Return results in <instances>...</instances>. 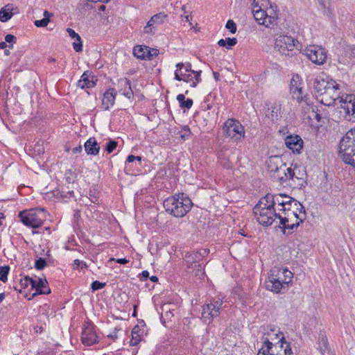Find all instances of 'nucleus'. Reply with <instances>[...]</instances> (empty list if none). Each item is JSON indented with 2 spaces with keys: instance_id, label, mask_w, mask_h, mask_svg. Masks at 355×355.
<instances>
[{
  "instance_id": "obj_1",
  "label": "nucleus",
  "mask_w": 355,
  "mask_h": 355,
  "mask_svg": "<svg viewBox=\"0 0 355 355\" xmlns=\"http://www.w3.org/2000/svg\"><path fill=\"white\" fill-rule=\"evenodd\" d=\"M163 205L166 212L179 218L184 216L191 210L193 202L187 195L181 193L166 198Z\"/></svg>"
},
{
  "instance_id": "obj_2",
  "label": "nucleus",
  "mask_w": 355,
  "mask_h": 355,
  "mask_svg": "<svg viewBox=\"0 0 355 355\" xmlns=\"http://www.w3.org/2000/svg\"><path fill=\"white\" fill-rule=\"evenodd\" d=\"M293 277V273L287 268L274 267L266 282V288L274 293H281L291 282Z\"/></svg>"
},
{
  "instance_id": "obj_3",
  "label": "nucleus",
  "mask_w": 355,
  "mask_h": 355,
  "mask_svg": "<svg viewBox=\"0 0 355 355\" xmlns=\"http://www.w3.org/2000/svg\"><path fill=\"white\" fill-rule=\"evenodd\" d=\"M257 220L263 226L268 227L278 218V213H276V208L274 207L266 198H261L253 209Z\"/></svg>"
},
{
  "instance_id": "obj_4",
  "label": "nucleus",
  "mask_w": 355,
  "mask_h": 355,
  "mask_svg": "<svg viewBox=\"0 0 355 355\" xmlns=\"http://www.w3.org/2000/svg\"><path fill=\"white\" fill-rule=\"evenodd\" d=\"M299 76H293L291 80L290 91L293 98L296 99L299 103L304 102L306 105L305 112L308 113V118L310 119H315L320 121L321 116L318 113V110L316 107L311 105L309 103V98L306 94L304 93L302 87L300 86L299 83Z\"/></svg>"
},
{
  "instance_id": "obj_5",
  "label": "nucleus",
  "mask_w": 355,
  "mask_h": 355,
  "mask_svg": "<svg viewBox=\"0 0 355 355\" xmlns=\"http://www.w3.org/2000/svg\"><path fill=\"white\" fill-rule=\"evenodd\" d=\"M339 154L346 164L355 168V129L347 132L340 140Z\"/></svg>"
},
{
  "instance_id": "obj_6",
  "label": "nucleus",
  "mask_w": 355,
  "mask_h": 355,
  "mask_svg": "<svg viewBox=\"0 0 355 355\" xmlns=\"http://www.w3.org/2000/svg\"><path fill=\"white\" fill-rule=\"evenodd\" d=\"M176 70L175 71V79L181 81L183 80L186 83H190L191 86L195 87L197 84L200 81V71H195L191 70V64H187L180 62L176 64Z\"/></svg>"
},
{
  "instance_id": "obj_7",
  "label": "nucleus",
  "mask_w": 355,
  "mask_h": 355,
  "mask_svg": "<svg viewBox=\"0 0 355 355\" xmlns=\"http://www.w3.org/2000/svg\"><path fill=\"white\" fill-rule=\"evenodd\" d=\"M298 210H300V214H303V210H300V207ZM304 216L305 214L300 216L296 211L278 213V218L280 220V225H282L284 234L292 233L293 230L303 221Z\"/></svg>"
},
{
  "instance_id": "obj_8",
  "label": "nucleus",
  "mask_w": 355,
  "mask_h": 355,
  "mask_svg": "<svg viewBox=\"0 0 355 355\" xmlns=\"http://www.w3.org/2000/svg\"><path fill=\"white\" fill-rule=\"evenodd\" d=\"M300 47L299 42L291 36L282 35L275 40V49L282 55L293 56L295 49L299 50Z\"/></svg>"
},
{
  "instance_id": "obj_9",
  "label": "nucleus",
  "mask_w": 355,
  "mask_h": 355,
  "mask_svg": "<svg viewBox=\"0 0 355 355\" xmlns=\"http://www.w3.org/2000/svg\"><path fill=\"white\" fill-rule=\"evenodd\" d=\"M226 137L234 141L241 140L245 137V130L242 124L234 119H228L223 126Z\"/></svg>"
},
{
  "instance_id": "obj_10",
  "label": "nucleus",
  "mask_w": 355,
  "mask_h": 355,
  "mask_svg": "<svg viewBox=\"0 0 355 355\" xmlns=\"http://www.w3.org/2000/svg\"><path fill=\"white\" fill-rule=\"evenodd\" d=\"M21 221L26 226L33 228L40 227L44 220V209H33L28 211H21L19 214Z\"/></svg>"
},
{
  "instance_id": "obj_11",
  "label": "nucleus",
  "mask_w": 355,
  "mask_h": 355,
  "mask_svg": "<svg viewBox=\"0 0 355 355\" xmlns=\"http://www.w3.org/2000/svg\"><path fill=\"white\" fill-rule=\"evenodd\" d=\"M319 96L321 103L326 106L340 105L339 85L336 81L330 82V86Z\"/></svg>"
},
{
  "instance_id": "obj_12",
  "label": "nucleus",
  "mask_w": 355,
  "mask_h": 355,
  "mask_svg": "<svg viewBox=\"0 0 355 355\" xmlns=\"http://www.w3.org/2000/svg\"><path fill=\"white\" fill-rule=\"evenodd\" d=\"M340 108L345 119L355 122V95L343 94L340 100Z\"/></svg>"
},
{
  "instance_id": "obj_13",
  "label": "nucleus",
  "mask_w": 355,
  "mask_h": 355,
  "mask_svg": "<svg viewBox=\"0 0 355 355\" xmlns=\"http://www.w3.org/2000/svg\"><path fill=\"white\" fill-rule=\"evenodd\" d=\"M266 198L269 201V203H270L274 207L275 206L278 207H282L285 205L291 206L294 205L296 207V209H299V207H300V210H303V215L305 214V210L304 207L296 200L286 196L283 194H270L268 193L266 196Z\"/></svg>"
},
{
  "instance_id": "obj_14",
  "label": "nucleus",
  "mask_w": 355,
  "mask_h": 355,
  "mask_svg": "<svg viewBox=\"0 0 355 355\" xmlns=\"http://www.w3.org/2000/svg\"><path fill=\"white\" fill-rule=\"evenodd\" d=\"M223 301L220 298L214 299L204 305L202 310V320L204 322L210 323L213 318L220 314Z\"/></svg>"
},
{
  "instance_id": "obj_15",
  "label": "nucleus",
  "mask_w": 355,
  "mask_h": 355,
  "mask_svg": "<svg viewBox=\"0 0 355 355\" xmlns=\"http://www.w3.org/2000/svg\"><path fill=\"white\" fill-rule=\"evenodd\" d=\"M287 175L289 177L288 180L291 181L289 184L294 187L300 188L306 184V173L304 167L297 165H295L293 168L289 167Z\"/></svg>"
},
{
  "instance_id": "obj_16",
  "label": "nucleus",
  "mask_w": 355,
  "mask_h": 355,
  "mask_svg": "<svg viewBox=\"0 0 355 355\" xmlns=\"http://www.w3.org/2000/svg\"><path fill=\"white\" fill-rule=\"evenodd\" d=\"M306 56L315 64H323L327 60V51L320 46L310 45L304 50Z\"/></svg>"
},
{
  "instance_id": "obj_17",
  "label": "nucleus",
  "mask_w": 355,
  "mask_h": 355,
  "mask_svg": "<svg viewBox=\"0 0 355 355\" xmlns=\"http://www.w3.org/2000/svg\"><path fill=\"white\" fill-rule=\"evenodd\" d=\"M261 340L263 345H275L277 342H279V344L287 343L279 329L271 326L264 328V332Z\"/></svg>"
},
{
  "instance_id": "obj_18",
  "label": "nucleus",
  "mask_w": 355,
  "mask_h": 355,
  "mask_svg": "<svg viewBox=\"0 0 355 355\" xmlns=\"http://www.w3.org/2000/svg\"><path fill=\"white\" fill-rule=\"evenodd\" d=\"M310 81L315 94L320 96L325 92V90H327V87L330 86V82L334 80L329 79L326 74L321 73Z\"/></svg>"
},
{
  "instance_id": "obj_19",
  "label": "nucleus",
  "mask_w": 355,
  "mask_h": 355,
  "mask_svg": "<svg viewBox=\"0 0 355 355\" xmlns=\"http://www.w3.org/2000/svg\"><path fill=\"white\" fill-rule=\"evenodd\" d=\"M284 344H279L277 342L275 345H262L261 349L264 350V353L267 355H293L290 345L286 343V347H284Z\"/></svg>"
},
{
  "instance_id": "obj_20",
  "label": "nucleus",
  "mask_w": 355,
  "mask_h": 355,
  "mask_svg": "<svg viewBox=\"0 0 355 355\" xmlns=\"http://www.w3.org/2000/svg\"><path fill=\"white\" fill-rule=\"evenodd\" d=\"M252 13L256 21L266 27H269L277 19L275 16L269 15L263 8H259L258 10H254Z\"/></svg>"
},
{
  "instance_id": "obj_21",
  "label": "nucleus",
  "mask_w": 355,
  "mask_h": 355,
  "mask_svg": "<svg viewBox=\"0 0 355 355\" xmlns=\"http://www.w3.org/2000/svg\"><path fill=\"white\" fill-rule=\"evenodd\" d=\"M285 144L293 153L299 154L303 148V140L298 135H289L285 139Z\"/></svg>"
},
{
  "instance_id": "obj_22",
  "label": "nucleus",
  "mask_w": 355,
  "mask_h": 355,
  "mask_svg": "<svg viewBox=\"0 0 355 355\" xmlns=\"http://www.w3.org/2000/svg\"><path fill=\"white\" fill-rule=\"evenodd\" d=\"M82 342L85 345L90 346L97 341V336L92 325H87L83 331Z\"/></svg>"
},
{
  "instance_id": "obj_23",
  "label": "nucleus",
  "mask_w": 355,
  "mask_h": 355,
  "mask_svg": "<svg viewBox=\"0 0 355 355\" xmlns=\"http://www.w3.org/2000/svg\"><path fill=\"white\" fill-rule=\"evenodd\" d=\"M117 87L119 92L121 93L122 95L125 96L128 99L133 98V92L131 88L130 81L128 79L123 78L118 80Z\"/></svg>"
},
{
  "instance_id": "obj_24",
  "label": "nucleus",
  "mask_w": 355,
  "mask_h": 355,
  "mask_svg": "<svg viewBox=\"0 0 355 355\" xmlns=\"http://www.w3.org/2000/svg\"><path fill=\"white\" fill-rule=\"evenodd\" d=\"M268 171L272 175L284 166V162L281 157L272 156L270 157L266 162Z\"/></svg>"
},
{
  "instance_id": "obj_25",
  "label": "nucleus",
  "mask_w": 355,
  "mask_h": 355,
  "mask_svg": "<svg viewBox=\"0 0 355 355\" xmlns=\"http://www.w3.org/2000/svg\"><path fill=\"white\" fill-rule=\"evenodd\" d=\"M116 91L114 89H109L103 94L102 98V107L105 110H108L114 103Z\"/></svg>"
},
{
  "instance_id": "obj_26",
  "label": "nucleus",
  "mask_w": 355,
  "mask_h": 355,
  "mask_svg": "<svg viewBox=\"0 0 355 355\" xmlns=\"http://www.w3.org/2000/svg\"><path fill=\"white\" fill-rule=\"evenodd\" d=\"M84 147L87 155H96L100 150V145L94 137H90L85 143Z\"/></svg>"
},
{
  "instance_id": "obj_27",
  "label": "nucleus",
  "mask_w": 355,
  "mask_h": 355,
  "mask_svg": "<svg viewBox=\"0 0 355 355\" xmlns=\"http://www.w3.org/2000/svg\"><path fill=\"white\" fill-rule=\"evenodd\" d=\"M149 47L147 46L138 45L134 47L133 54L135 57L142 60H147L149 58Z\"/></svg>"
},
{
  "instance_id": "obj_28",
  "label": "nucleus",
  "mask_w": 355,
  "mask_h": 355,
  "mask_svg": "<svg viewBox=\"0 0 355 355\" xmlns=\"http://www.w3.org/2000/svg\"><path fill=\"white\" fill-rule=\"evenodd\" d=\"M48 284L47 281L42 280V279H39L38 282L35 280V284L34 285V288H35L36 292L33 294V297L36 295H42V294H49L51 293V290L49 288H46V291L42 290L44 288H46V284Z\"/></svg>"
},
{
  "instance_id": "obj_29",
  "label": "nucleus",
  "mask_w": 355,
  "mask_h": 355,
  "mask_svg": "<svg viewBox=\"0 0 355 355\" xmlns=\"http://www.w3.org/2000/svg\"><path fill=\"white\" fill-rule=\"evenodd\" d=\"M288 170H289V167L286 166V164L284 163V166L281 167L276 173L275 175H272L273 177L278 180V181L283 184L286 180H288V176L287 175Z\"/></svg>"
},
{
  "instance_id": "obj_30",
  "label": "nucleus",
  "mask_w": 355,
  "mask_h": 355,
  "mask_svg": "<svg viewBox=\"0 0 355 355\" xmlns=\"http://www.w3.org/2000/svg\"><path fill=\"white\" fill-rule=\"evenodd\" d=\"M268 114L266 116L271 119L272 121H276L281 117V105L279 103H274L270 109Z\"/></svg>"
},
{
  "instance_id": "obj_31",
  "label": "nucleus",
  "mask_w": 355,
  "mask_h": 355,
  "mask_svg": "<svg viewBox=\"0 0 355 355\" xmlns=\"http://www.w3.org/2000/svg\"><path fill=\"white\" fill-rule=\"evenodd\" d=\"M94 83L89 80V74L88 71H85L81 76V78L78 80V86L82 89L89 88L93 87Z\"/></svg>"
},
{
  "instance_id": "obj_32",
  "label": "nucleus",
  "mask_w": 355,
  "mask_h": 355,
  "mask_svg": "<svg viewBox=\"0 0 355 355\" xmlns=\"http://www.w3.org/2000/svg\"><path fill=\"white\" fill-rule=\"evenodd\" d=\"M35 284V280L29 277L28 276H26L24 279H21L19 281V288L17 286H15V289L19 291V293H21L22 288H27L29 285L31 286V288H34V285Z\"/></svg>"
},
{
  "instance_id": "obj_33",
  "label": "nucleus",
  "mask_w": 355,
  "mask_h": 355,
  "mask_svg": "<svg viewBox=\"0 0 355 355\" xmlns=\"http://www.w3.org/2000/svg\"><path fill=\"white\" fill-rule=\"evenodd\" d=\"M166 17L167 15L164 12H159L153 15L148 21L153 26L159 25L164 22Z\"/></svg>"
},
{
  "instance_id": "obj_34",
  "label": "nucleus",
  "mask_w": 355,
  "mask_h": 355,
  "mask_svg": "<svg viewBox=\"0 0 355 355\" xmlns=\"http://www.w3.org/2000/svg\"><path fill=\"white\" fill-rule=\"evenodd\" d=\"M318 345H319L318 349L322 355H324V354L326 352H328L327 338L324 335L320 334V336L319 337Z\"/></svg>"
},
{
  "instance_id": "obj_35",
  "label": "nucleus",
  "mask_w": 355,
  "mask_h": 355,
  "mask_svg": "<svg viewBox=\"0 0 355 355\" xmlns=\"http://www.w3.org/2000/svg\"><path fill=\"white\" fill-rule=\"evenodd\" d=\"M186 262L187 264H191L193 265V263L195 262H199L200 260V255L197 254V252H193V253H187L185 255Z\"/></svg>"
},
{
  "instance_id": "obj_36",
  "label": "nucleus",
  "mask_w": 355,
  "mask_h": 355,
  "mask_svg": "<svg viewBox=\"0 0 355 355\" xmlns=\"http://www.w3.org/2000/svg\"><path fill=\"white\" fill-rule=\"evenodd\" d=\"M10 268L8 266H0V281L5 282L7 281V275Z\"/></svg>"
},
{
  "instance_id": "obj_37",
  "label": "nucleus",
  "mask_w": 355,
  "mask_h": 355,
  "mask_svg": "<svg viewBox=\"0 0 355 355\" xmlns=\"http://www.w3.org/2000/svg\"><path fill=\"white\" fill-rule=\"evenodd\" d=\"M118 146V143L114 140H110L105 146V150L107 153H112Z\"/></svg>"
},
{
  "instance_id": "obj_38",
  "label": "nucleus",
  "mask_w": 355,
  "mask_h": 355,
  "mask_svg": "<svg viewBox=\"0 0 355 355\" xmlns=\"http://www.w3.org/2000/svg\"><path fill=\"white\" fill-rule=\"evenodd\" d=\"M12 15V12L7 11L6 10L1 9L0 10V20L3 22L9 20Z\"/></svg>"
},
{
  "instance_id": "obj_39",
  "label": "nucleus",
  "mask_w": 355,
  "mask_h": 355,
  "mask_svg": "<svg viewBox=\"0 0 355 355\" xmlns=\"http://www.w3.org/2000/svg\"><path fill=\"white\" fill-rule=\"evenodd\" d=\"M46 265V261L43 258H39L35 261V267L37 270H42Z\"/></svg>"
},
{
  "instance_id": "obj_40",
  "label": "nucleus",
  "mask_w": 355,
  "mask_h": 355,
  "mask_svg": "<svg viewBox=\"0 0 355 355\" xmlns=\"http://www.w3.org/2000/svg\"><path fill=\"white\" fill-rule=\"evenodd\" d=\"M225 27L229 29L232 33H235L236 31V24L232 19L227 21Z\"/></svg>"
},
{
  "instance_id": "obj_41",
  "label": "nucleus",
  "mask_w": 355,
  "mask_h": 355,
  "mask_svg": "<svg viewBox=\"0 0 355 355\" xmlns=\"http://www.w3.org/2000/svg\"><path fill=\"white\" fill-rule=\"evenodd\" d=\"M50 19H48L47 18H43L40 20H35L34 24L37 27H46Z\"/></svg>"
},
{
  "instance_id": "obj_42",
  "label": "nucleus",
  "mask_w": 355,
  "mask_h": 355,
  "mask_svg": "<svg viewBox=\"0 0 355 355\" xmlns=\"http://www.w3.org/2000/svg\"><path fill=\"white\" fill-rule=\"evenodd\" d=\"M105 285V283L100 282L96 280L92 282V288L94 291L104 288Z\"/></svg>"
},
{
  "instance_id": "obj_43",
  "label": "nucleus",
  "mask_w": 355,
  "mask_h": 355,
  "mask_svg": "<svg viewBox=\"0 0 355 355\" xmlns=\"http://www.w3.org/2000/svg\"><path fill=\"white\" fill-rule=\"evenodd\" d=\"M144 32L147 34H155V26L148 21L146 26L144 28Z\"/></svg>"
},
{
  "instance_id": "obj_44",
  "label": "nucleus",
  "mask_w": 355,
  "mask_h": 355,
  "mask_svg": "<svg viewBox=\"0 0 355 355\" xmlns=\"http://www.w3.org/2000/svg\"><path fill=\"white\" fill-rule=\"evenodd\" d=\"M187 268L189 270H192L191 271L189 270V272H193L194 270H197V272L200 271L201 264L199 262H195L193 263V265L191 264H187Z\"/></svg>"
},
{
  "instance_id": "obj_45",
  "label": "nucleus",
  "mask_w": 355,
  "mask_h": 355,
  "mask_svg": "<svg viewBox=\"0 0 355 355\" xmlns=\"http://www.w3.org/2000/svg\"><path fill=\"white\" fill-rule=\"evenodd\" d=\"M75 41L73 42V47L76 52H81L83 51V44L81 38L80 37V40L77 41L74 39Z\"/></svg>"
},
{
  "instance_id": "obj_46",
  "label": "nucleus",
  "mask_w": 355,
  "mask_h": 355,
  "mask_svg": "<svg viewBox=\"0 0 355 355\" xmlns=\"http://www.w3.org/2000/svg\"><path fill=\"white\" fill-rule=\"evenodd\" d=\"M295 208L296 209V207H295L294 205H291V206L285 205L282 207H278V210L279 211H282L281 213L288 212V211H295V210H293V209H295Z\"/></svg>"
},
{
  "instance_id": "obj_47",
  "label": "nucleus",
  "mask_w": 355,
  "mask_h": 355,
  "mask_svg": "<svg viewBox=\"0 0 355 355\" xmlns=\"http://www.w3.org/2000/svg\"><path fill=\"white\" fill-rule=\"evenodd\" d=\"M73 266L76 269H79L86 267V264L83 261L75 259L73 261Z\"/></svg>"
},
{
  "instance_id": "obj_48",
  "label": "nucleus",
  "mask_w": 355,
  "mask_h": 355,
  "mask_svg": "<svg viewBox=\"0 0 355 355\" xmlns=\"http://www.w3.org/2000/svg\"><path fill=\"white\" fill-rule=\"evenodd\" d=\"M67 32L72 39H76L77 41L80 40V35L77 34L73 29L68 28Z\"/></svg>"
},
{
  "instance_id": "obj_49",
  "label": "nucleus",
  "mask_w": 355,
  "mask_h": 355,
  "mask_svg": "<svg viewBox=\"0 0 355 355\" xmlns=\"http://www.w3.org/2000/svg\"><path fill=\"white\" fill-rule=\"evenodd\" d=\"M193 105V101L192 99H190V98H187V100H185L182 104H180V107H186L187 109H189Z\"/></svg>"
},
{
  "instance_id": "obj_50",
  "label": "nucleus",
  "mask_w": 355,
  "mask_h": 355,
  "mask_svg": "<svg viewBox=\"0 0 355 355\" xmlns=\"http://www.w3.org/2000/svg\"><path fill=\"white\" fill-rule=\"evenodd\" d=\"M225 40H226V44H227L228 48H230V47L234 46L237 42L236 38H234H234L228 37V38H226Z\"/></svg>"
},
{
  "instance_id": "obj_51",
  "label": "nucleus",
  "mask_w": 355,
  "mask_h": 355,
  "mask_svg": "<svg viewBox=\"0 0 355 355\" xmlns=\"http://www.w3.org/2000/svg\"><path fill=\"white\" fill-rule=\"evenodd\" d=\"M16 37L10 34H8L5 37V40L6 43H15L16 42Z\"/></svg>"
},
{
  "instance_id": "obj_52",
  "label": "nucleus",
  "mask_w": 355,
  "mask_h": 355,
  "mask_svg": "<svg viewBox=\"0 0 355 355\" xmlns=\"http://www.w3.org/2000/svg\"><path fill=\"white\" fill-rule=\"evenodd\" d=\"M114 261L116 263H120V264H126L129 262V261L128 259H126L125 258H123V259L111 258L110 259V261Z\"/></svg>"
},
{
  "instance_id": "obj_53",
  "label": "nucleus",
  "mask_w": 355,
  "mask_h": 355,
  "mask_svg": "<svg viewBox=\"0 0 355 355\" xmlns=\"http://www.w3.org/2000/svg\"><path fill=\"white\" fill-rule=\"evenodd\" d=\"M150 53H149V58H147V60H151L154 56L157 55L158 54V50L155 49H150L149 48L148 51Z\"/></svg>"
},
{
  "instance_id": "obj_54",
  "label": "nucleus",
  "mask_w": 355,
  "mask_h": 355,
  "mask_svg": "<svg viewBox=\"0 0 355 355\" xmlns=\"http://www.w3.org/2000/svg\"><path fill=\"white\" fill-rule=\"evenodd\" d=\"M198 255H200V260L208 254L209 251L207 249H201L198 252H196Z\"/></svg>"
},
{
  "instance_id": "obj_55",
  "label": "nucleus",
  "mask_w": 355,
  "mask_h": 355,
  "mask_svg": "<svg viewBox=\"0 0 355 355\" xmlns=\"http://www.w3.org/2000/svg\"><path fill=\"white\" fill-rule=\"evenodd\" d=\"M252 11H253L254 10H258V9H259V8H262V6H263V4H262L261 6V5H259V0H253V2H252Z\"/></svg>"
},
{
  "instance_id": "obj_56",
  "label": "nucleus",
  "mask_w": 355,
  "mask_h": 355,
  "mask_svg": "<svg viewBox=\"0 0 355 355\" xmlns=\"http://www.w3.org/2000/svg\"><path fill=\"white\" fill-rule=\"evenodd\" d=\"M177 100L178 101V102L180 103V104H182L183 102L185 101V96L184 94H179L177 96Z\"/></svg>"
},
{
  "instance_id": "obj_57",
  "label": "nucleus",
  "mask_w": 355,
  "mask_h": 355,
  "mask_svg": "<svg viewBox=\"0 0 355 355\" xmlns=\"http://www.w3.org/2000/svg\"><path fill=\"white\" fill-rule=\"evenodd\" d=\"M82 151V146L79 145L72 149L73 153H80Z\"/></svg>"
},
{
  "instance_id": "obj_58",
  "label": "nucleus",
  "mask_w": 355,
  "mask_h": 355,
  "mask_svg": "<svg viewBox=\"0 0 355 355\" xmlns=\"http://www.w3.org/2000/svg\"><path fill=\"white\" fill-rule=\"evenodd\" d=\"M135 160V155H130L128 157L127 159H126V162L128 163H130V162H132Z\"/></svg>"
},
{
  "instance_id": "obj_59",
  "label": "nucleus",
  "mask_w": 355,
  "mask_h": 355,
  "mask_svg": "<svg viewBox=\"0 0 355 355\" xmlns=\"http://www.w3.org/2000/svg\"><path fill=\"white\" fill-rule=\"evenodd\" d=\"M218 45L220 46H226V40H223V39H220L218 42Z\"/></svg>"
},
{
  "instance_id": "obj_60",
  "label": "nucleus",
  "mask_w": 355,
  "mask_h": 355,
  "mask_svg": "<svg viewBox=\"0 0 355 355\" xmlns=\"http://www.w3.org/2000/svg\"><path fill=\"white\" fill-rule=\"evenodd\" d=\"M43 15L44 18H47L48 19H50V17L52 16V14L49 12L47 10H45Z\"/></svg>"
},
{
  "instance_id": "obj_61",
  "label": "nucleus",
  "mask_w": 355,
  "mask_h": 355,
  "mask_svg": "<svg viewBox=\"0 0 355 355\" xmlns=\"http://www.w3.org/2000/svg\"><path fill=\"white\" fill-rule=\"evenodd\" d=\"M213 76H214V79H215L216 81L219 80L220 74H219V73H218V72L214 71V72H213Z\"/></svg>"
},
{
  "instance_id": "obj_62",
  "label": "nucleus",
  "mask_w": 355,
  "mask_h": 355,
  "mask_svg": "<svg viewBox=\"0 0 355 355\" xmlns=\"http://www.w3.org/2000/svg\"><path fill=\"white\" fill-rule=\"evenodd\" d=\"M142 276L144 277V278H147L149 276V272L146 270H144L141 273Z\"/></svg>"
},
{
  "instance_id": "obj_63",
  "label": "nucleus",
  "mask_w": 355,
  "mask_h": 355,
  "mask_svg": "<svg viewBox=\"0 0 355 355\" xmlns=\"http://www.w3.org/2000/svg\"><path fill=\"white\" fill-rule=\"evenodd\" d=\"M7 46L6 42H0V49H5Z\"/></svg>"
},
{
  "instance_id": "obj_64",
  "label": "nucleus",
  "mask_w": 355,
  "mask_h": 355,
  "mask_svg": "<svg viewBox=\"0 0 355 355\" xmlns=\"http://www.w3.org/2000/svg\"><path fill=\"white\" fill-rule=\"evenodd\" d=\"M257 355H267V354L264 353V350H262L261 349H260L259 350Z\"/></svg>"
}]
</instances>
